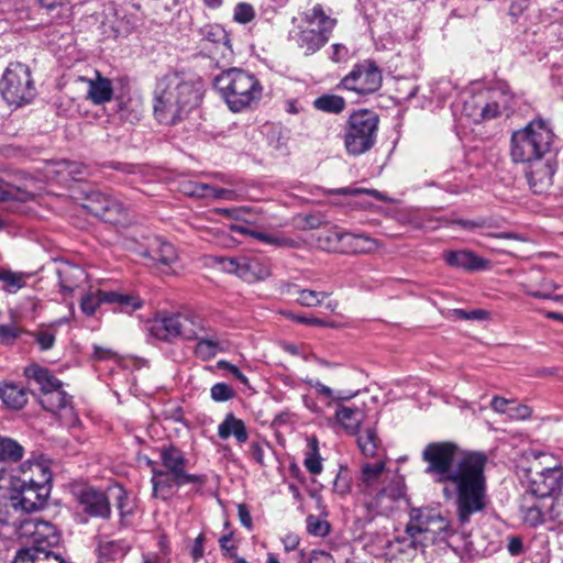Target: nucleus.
I'll return each instance as SVG.
<instances>
[{"label": "nucleus", "instance_id": "obj_47", "mask_svg": "<svg viewBox=\"0 0 563 563\" xmlns=\"http://www.w3.org/2000/svg\"><path fill=\"white\" fill-rule=\"evenodd\" d=\"M109 291L97 290L96 292H90L86 295L80 302L81 310L85 314L91 316L96 312L97 308L102 303L107 302L103 297L108 295Z\"/></svg>", "mask_w": 563, "mask_h": 563}, {"label": "nucleus", "instance_id": "obj_56", "mask_svg": "<svg viewBox=\"0 0 563 563\" xmlns=\"http://www.w3.org/2000/svg\"><path fill=\"white\" fill-rule=\"evenodd\" d=\"M332 195H344V196H356L360 194H366L368 196L375 197L378 200H384L383 194L375 189H363V188H354V187H344L338 189H331L329 191Z\"/></svg>", "mask_w": 563, "mask_h": 563}, {"label": "nucleus", "instance_id": "obj_35", "mask_svg": "<svg viewBox=\"0 0 563 563\" xmlns=\"http://www.w3.org/2000/svg\"><path fill=\"white\" fill-rule=\"evenodd\" d=\"M185 194L197 198L233 199L234 192L230 189L217 188L203 183H188Z\"/></svg>", "mask_w": 563, "mask_h": 563}, {"label": "nucleus", "instance_id": "obj_60", "mask_svg": "<svg viewBox=\"0 0 563 563\" xmlns=\"http://www.w3.org/2000/svg\"><path fill=\"white\" fill-rule=\"evenodd\" d=\"M36 342L41 350L46 351L53 347L55 335L51 332L43 331L36 334Z\"/></svg>", "mask_w": 563, "mask_h": 563}, {"label": "nucleus", "instance_id": "obj_12", "mask_svg": "<svg viewBox=\"0 0 563 563\" xmlns=\"http://www.w3.org/2000/svg\"><path fill=\"white\" fill-rule=\"evenodd\" d=\"M526 492L549 500L563 492V471L559 466L542 470H529V478Z\"/></svg>", "mask_w": 563, "mask_h": 563}, {"label": "nucleus", "instance_id": "obj_11", "mask_svg": "<svg viewBox=\"0 0 563 563\" xmlns=\"http://www.w3.org/2000/svg\"><path fill=\"white\" fill-rule=\"evenodd\" d=\"M383 77L378 66L369 59H365L342 79L343 88L358 95H368L377 91L382 86Z\"/></svg>", "mask_w": 563, "mask_h": 563}, {"label": "nucleus", "instance_id": "obj_2", "mask_svg": "<svg viewBox=\"0 0 563 563\" xmlns=\"http://www.w3.org/2000/svg\"><path fill=\"white\" fill-rule=\"evenodd\" d=\"M201 96L200 80L183 73L167 74L156 85L154 115L159 123L176 124L198 106Z\"/></svg>", "mask_w": 563, "mask_h": 563}, {"label": "nucleus", "instance_id": "obj_63", "mask_svg": "<svg viewBox=\"0 0 563 563\" xmlns=\"http://www.w3.org/2000/svg\"><path fill=\"white\" fill-rule=\"evenodd\" d=\"M238 515H239V519H240L242 526H244L246 529L251 530L253 527L252 517H251V514H250L247 507L244 504L238 505Z\"/></svg>", "mask_w": 563, "mask_h": 563}, {"label": "nucleus", "instance_id": "obj_38", "mask_svg": "<svg viewBox=\"0 0 563 563\" xmlns=\"http://www.w3.org/2000/svg\"><path fill=\"white\" fill-rule=\"evenodd\" d=\"M357 444L362 454L366 457H376L382 449V441L374 428H366L357 435Z\"/></svg>", "mask_w": 563, "mask_h": 563}, {"label": "nucleus", "instance_id": "obj_51", "mask_svg": "<svg viewBox=\"0 0 563 563\" xmlns=\"http://www.w3.org/2000/svg\"><path fill=\"white\" fill-rule=\"evenodd\" d=\"M234 395L233 388L225 383H217L210 389V396L217 402L228 401L232 399Z\"/></svg>", "mask_w": 563, "mask_h": 563}, {"label": "nucleus", "instance_id": "obj_14", "mask_svg": "<svg viewBox=\"0 0 563 563\" xmlns=\"http://www.w3.org/2000/svg\"><path fill=\"white\" fill-rule=\"evenodd\" d=\"M161 461L164 467L166 468V473H169L176 483L177 486L192 484V483H203V478L198 475L186 473L187 459L183 451L177 449L176 446H164L161 449Z\"/></svg>", "mask_w": 563, "mask_h": 563}, {"label": "nucleus", "instance_id": "obj_45", "mask_svg": "<svg viewBox=\"0 0 563 563\" xmlns=\"http://www.w3.org/2000/svg\"><path fill=\"white\" fill-rule=\"evenodd\" d=\"M303 465L311 474H320L322 472V462L319 454L318 441L312 439L309 442V451L306 453Z\"/></svg>", "mask_w": 563, "mask_h": 563}, {"label": "nucleus", "instance_id": "obj_6", "mask_svg": "<svg viewBox=\"0 0 563 563\" xmlns=\"http://www.w3.org/2000/svg\"><path fill=\"white\" fill-rule=\"evenodd\" d=\"M554 134L547 121H530L511 136L510 155L516 163H530L541 159L553 143Z\"/></svg>", "mask_w": 563, "mask_h": 563}, {"label": "nucleus", "instance_id": "obj_27", "mask_svg": "<svg viewBox=\"0 0 563 563\" xmlns=\"http://www.w3.org/2000/svg\"><path fill=\"white\" fill-rule=\"evenodd\" d=\"M444 261L449 266L467 271L484 269L488 262L468 251H449L444 254Z\"/></svg>", "mask_w": 563, "mask_h": 563}, {"label": "nucleus", "instance_id": "obj_9", "mask_svg": "<svg viewBox=\"0 0 563 563\" xmlns=\"http://www.w3.org/2000/svg\"><path fill=\"white\" fill-rule=\"evenodd\" d=\"M206 332V321L197 314H169L156 318L152 324V333L159 340L180 336L186 340L198 338Z\"/></svg>", "mask_w": 563, "mask_h": 563}, {"label": "nucleus", "instance_id": "obj_40", "mask_svg": "<svg viewBox=\"0 0 563 563\" xmlns=\"http://www.w3.org/2000/svg\"><path fill=\"white\" fill-rule=\"evenodd\" d=\"M27 275L22 272H13L5 267H0V288L9 294H15L26 284Z\"/></svg>", "mask_w": 563, "mask_h": 563}, {"label": "nucleus", "instance_id": "obj_28", "mask_svg": "<svg viewBox=\"0 0 563 563\" xmlns=\"http://www.w3.org/2000/svg\"><path fill=\"white\" fill-rule=\"evenodd\" d=\"M43 14L49 19V22L64 24L70 21L73 8L68 0H38Z\"/></svg>", "mask_w": 563, "mask_h": 563}, {"label": "nucleus", "instance_id": "obj_59", "mask_svg": "<svg viewBox=\"0 0 563 563\" xmlns=\"http://www.w3.org/2000/svg\"><path fill=\"white\" fill-rule=\"evenodd\" d=\"M217 367L219 369L228 371L235 379H238L243 385H249L247 377L240 371V368L228 361L221 360L217 363Z\"/></svg>", "mask_w": 563, "mask_h": 563}, {"label": "nucleus", "instance_id": "obj_58", "mask_svg": "<svg viewBox=\"0 0 563 563\" xmlns=\"http://www.w3.org/2000/svg\"><path fill=\"white\" fill-rule=\"evenodd\" d=\"M20 333L21 330L14 324H0V341L4 344H12Z\"/></svg>", "mask_w": 563, "mask_h": 563}, {"label": "nucleus", "instance_id": "obj_55", "mask_svg": "<svg viewBox=\"0 0 563 563\" xmlns=\"http://www.w3.org/2000/svg\"><path fill=\"white\" fill-rule=\"evenodd\" d=\"M255 18L254 8L247 3H239L234 8L233 19L238 23L246 24Z\"/></svg>", "mask_w": 563, "mask_h": 563}, {"label": "nucleus", "instance_id": "obj_5", "mask_svg": "<svg viewBox=\"0 0 563 563\" xmlns=\"http://www.w3.org/2000/svg\"><path fill=\"white\" fill-rule=\"evenodd\" d=\"M214 87L232 112L250 109L262 98L263 87L251 73L230 68L214 78Z\"/></svg>", "mask_w": 563, "mask_h": 563}, {"label": "nucleus", "instance_id": "obj_19", "mask_svg": "<svg viewBox=\"0 0 563 563\" xmlns=\"http://www.w3.org/2000/svg\"><path fill=\"white\" fill-rule=\"evenodd\" d=\"M15 481L22 485L51 486L52 472L43 461H26L20 466Z\"/></svg>", "mask_w": 563, "mask_h": 563}, {"label": "nucleus", "instance_id": "obj_64", "mask_svg": "<svg viewBox=\"0 0 563 563\" xmlns=\"http://www.w3.org/2000/svg\"><path fill=\"white\" fill-rule=\"evenodd\" d=\"M508 552L511 555H519L523 552V542L520 537H510L507 544Z\"/></svg>", "mask_w": 563, "mask_h": 563}, {"label": "nucleus", "instance_id": "obj_3", "mask_svg": "<svg viewBox=\"0 0 563 563\" xmlns=\"http://www.w3.org/2000/svg\"><path fill=\"white\" fill-rule=\"evenodd\" d=\"M385 470V462L377 461L374 464L365 463L361 470V492L364 495V507L367 510L366 519L372 521L376 516L388 515L395 508V504L405 498V479L399 475H393L376 490V485Z\"/></svg>", "mask_w": 563, "mask_h": 563}, {"label": "nucleus", "instance_id": "obj_26", "mask_svg": "<svg viewBox=\"0 0 563 563\" xmlns=\"http://www.w3.org/2000/svg\"><path fill=\"white\" fill-rule=\"evenodd\" d=\"M144 255L151 257L158 267H172L178 261V252L175 246L159 238L154 240L151 249Z\"/></svg>", "mask_w": 563, "mask_h": 563}, {"label": "nucleus", "instance_id": "obj_52", "mask_svg": "<svg viewBox=\"0 0 563 563\" xmlns=\"http://www.w3.org/2000/svg\"><path fill=\"white\" fill-rule=\"evenodd\" d=\"M330 526L327 521L321 520L317 516H308L307 517V531L310 534L317 537H324L329 533Z\"/></svg>", "mask_w": 563, "mask_h": 563}, {"label": "nucleus", "instance_id": "obj_17", "mask_svg": "<svg viewBox=\"0 0 563 563\" xmlns=\"http://www.w3.org/2000/svg\"><path fill=\"white\" fill-rule=\"evenodd\" d=\"M529 164V169L526 173L528 184L534 194H543L553 183L555 166L550 159L543 161L542 158Z\"/></svg>", "mask_w": 563, "mask_h": 563}, {"label": "nucleus", "instance_id": "obj_32", "mask_svg": "<svg viewBox=\"0 0 563 563\" xmlns=\"http://www.w3.org/2000/svg\"><path fill=\"white\" fill-rule=\"evenodd\" d=\"M24 374L29 379H33L40 386L41 395L63 386L62 382L57 379L47 368H44L37 364L25 367Z\"/></svg>", "mask_w": 563, "mask_h": 563}, {"label": "nucleus", "instance_id": "obj_8", "mask_svg": "<svg viewBox=\"0 0 563 563\" xmlns=\"http://www.w3.org/2000/svg\"><path fill=\"white\" fill-rule=\"evenodd\" d=\"M406 532L418 533L424 544L446 542L455 530L452 522L440 512L430 508H415L410 511Z\"/></svg>", "mask_w": 563, "mask_h": 563}, {"label": "nucleus", "instance_id": "obj_41", "mask_svg": "<svg viewBox=\"0 0 563 563\" xmlns=\"http://www.w3.org/2000/svg\"><path fill=\"white\" fill-rule=\"evenodd\" d=\"M305 383L314 388L317 394L327 400L328 406L334 401L339 404L340 401L349 400L354 396V394L342 395L340 391H335L332 388L323 385L321 382L311 378L306 379Z\"/></svg>", "mask_w": 563, "mask_h": 563}, {"label": "nucleus", "instance_id": "obj_53", "mask_svg": "<svg viewBox=\"0 0 563 563\" xmlns=\"http://www.w3.org/2000/svg\"><path fill=\"white\" fill-rule=\"evenodd\" d=\"M324 222L323 216L320 213L300 214L297 223L302 230H313L321 227Z\"/></svg>", "mask_w": 563, "mask_h": 563}, {"label": "nucleus", "instance_id": "obj_39", "mask_svg": "<svg viewBox=\"0 0 563 563\" xmlns=\"http://www.w3.org/2000/svg\"><path fill=\"white\" fill-rule=\"evenodd\" d=\"M103 299L109 303L118 305L121 312L131 313L143 306V301L135 295L109 291Z\"/></svg>", "mask_w": 563, "mask_h": 563}, {"label": "nucleus", "instance_id": "obj_50", "mask_svg": "<svg viewBox=\"0 0 563 563\" xmlns=\"http://www.w3.org/2000/svg\"><path fill=\"white\" fill-rule=\"evenodd\" d=\"M547 514L551 521L563 527V490L555 495L550 504L548 503Z\"/></svg>", "mask_w": 563, "mask_h": 563}, {"label": "nucleus", "instance_id": "obj_34", "mask_svg": "<svg viewBox=\"0 0 563 563\" xmlns=\"http://www.w3.org/2000/svg\"><path fill=\"white\" fill-rule=\"evenodd\" d=\"M57 275L62 290L68 294L73 292L86 277L82 268L68 263L57 268Z\"/></svg>", "mask_w": 563, "mask_h": 563}, {"label": "nucleus", "instance_id": "obj_44", "mask_svg": "<svg viewBox=\"0 0 563 563\" xmlns=\"http://www.w3.org/2000/svg\"><path fill=\"white\" fill-rule=\"evenodd\" d=\"M23 456V448L10 438L0 437V461L15 462Z\"/></svg>", "mask_w": 563, "mask_h": 563}, {"label": "nucleus", "instance_id": "obj_42", "mask_svg": "<svg viewBox=\"0 0 563 563\" xmlns=\"http://www.w3.org/2000/svg\"><path fill=\"white\" fill-rule=\"evenodd\" d=\"M316 109L328 113H340L345 108V100L336 95H323L313 101Z\"/></svg>", "mask_w": 563, "mask_h": 563}, {"label": "nucleus", "instance_id": "obj_4", "mask_svg": "<svg viewBox=\"0 0 563 563\" xmlns=\"http://www.w3.org/2000/svg\"><path fill=\"white\" fill-rule=\"evenodd\" d=\"M291 24L289 38L305 55H312L329 42L336 19L327 14L321 4H316L294 16Z\"/></svg>", "mask_w": 563, "mask_h": 563}, {"label": "nucleus", "instance_id": "obj_16", "mask_svg": "<svg viewBox=\"0 0 563 563\" xmlns=\"http://www.w3.org/2000/svg\"><path fill=\"white\" fill-rule=\"evenodd\" d=\"M16 494L12 497L14 508H21L23 511L31 512L44 506L46 498L51 493V486L22 485L14 483Z\"/></svg>", "mask_w": 563, "mask_h": 563}, {"label": "nucleus", "instance_id": "obj_46", "mask_svg": "<svg viewBox=\"0 0 563 563\" xmlns=\"http://www.w3.org/2000/svg\"><path fill=\"white\" fill-rule=\"evenodd\" d=\"M298 297L296 301L303 307L312 308L321 305V302L329 296L325 291H316L311 289L297 290Z\"/></svg>", "mask_w": 563, "mask_h": 563}, {"label": "nucleus", "instance_id": "obj_54", "mask_svg": "<svg viewBox=\"0 0 563 563\" xmlns=\"http://www.w3.org/2000/svg\"><path fill=\"white\" fill-rule=\"evenodd\" d=\"M44 554L45 556H47L48 554L46 552H44L43 548L36 545L35 548H26V549H21L20 551H18L16 555H15V559H14V563H27V562H35L36 560H38V556L40 554Z\"/></svg>", "mask_w": 563, "mask_h": 563}, {"label": "nucleus", "instance_id": "obj_62", "mask_svg": "<svg viewBox=\"0 0 563 563\" xmlns=\"http://www.w3.org/2000/svg\"><path fill=\"white\" fill-rule=\"evenodd\" d=\"M309 563H335L332 555L323 550H312L309 555Z\"/></svg>", "mask_w": 563, "mask_h": 563}, {"label": "nucleus", "instance_id": "obj_43", "mask_svg": "<svg viewBox=\"0 0 563 563\" xmlns=\"http://www.w3.org/2000/svg\"><path fill=\"white\" fill-rule=\"evenodd\" d=\"M58 540L59 537L57 534L56 528L52 523L41 519L34 544L41 548L45 545L52 547L57 544Z\"/></svg>", "mask_w": 563, "mask_h": 563}, {"label": "nucleus", "instance_id": "obj_36", "mask_svg": "<svg viewBox=\"0 0 563 563\" xmlns=\"http://www.w3.org/2000/svg\"><path fill=\"white\" fill-rule=\"evenodd\" d=\"M153 486V496L166 500L174 494V487L177 486L174 477L163 470L153 467V476L151 478Z\"/></svg>", "mask_w": 563, "mask_h": 563}, {"label": "nucleus", "instance_id": "obj_18", "mask_svg": "<svg viewBox=\"0 0 563 563\" xmlns=\"http://www.w3.org/2000/svg\"><path fill=\"white\" fill-rule=\"evenodd\" d=\"M548 501L539 498L528 492L521 495L519 499L520 518L527 526L537 527L548 517Z\"/></svg>", "mask_w": 563, "mask_h": 563}, {"label": "nucleus", "instance_id": "obj_10", "mask_svg": "<svg viewBox=\"0 0 563 563\" xmlns=\"http://www.w3.org/2000/svg\"><path fill=\"white\" fill-rule=\"evenodd\" d=\"M0 91L9 104L20 107L31 101L34 87L31 71L21 63H11L0 81Z\"/></svg>", "mask_w": 563, "mask_h": 563}, {"label": "nucleus", "instance_id": "obj_30", "mask_svg": "<svg viewBox=\"0 0 563 563\" xmlns=\"http://www.w3.org/2000/svg\"><path fill=\"white\" fill-rule=\"evenodd\" d=\"M192 340L198 341L195 347V354L202 361L213 358L222 350L218 334L211 331L207 325L206 332H202L198 338H194Z\"/></svg>", "mask_w": 563, "mask_h": 563}, {"label": "nucleus", "instance_id": "obj_20", "mask_svg": "<svg viewBox=\"0 0 563 563\" xmlns=\"http://www.w3.org/2000/svg\"><path fill=\"white\" fill-rule=\"evenodd\" d=\"M485 90L494 119L501 114H508L515 102V96L509 86L506 82H498Z\"/></svg>", "mask_w": 563, "mask_h": 563}, {"label": "nucleus", "instance_id": "obj_21", "mask_svg": "<svg viewBox=\"0 0 563 563\" xmlns=\"http://www.w3.org/2000/svg\"><path fill=\"white\" fill-rule=\"evenodd\" d=\"M79 504L85 512L93 517L108 518L110 503L104 493L93 488L84 489L79 496Z\"/></svg>", "mask_w": 563, "mask_h": 563}, {"label": "nucleus", "instance_id": "obj_7", "mask_svg": "<svg viewBox=\"0 0 563 563\" xmlns=\"http://www.w3.org/2000/svg\"><path fill=\"white\" fill-rule=\"evenodd\" d=\"M379 118L371 110L354 111L346 123L344 146L350 155L357 156L369 151L376 141Z\"/></svg>", "mask_w": 563, "mask_h": 563}, {"label": "nucleus", "instance_id": "obj_1", "mask_svg": "<svg viewBox=\"0 0 563 563\" xmlns=\"http://www.w3.org/2000/svg\"><path fill=\"white\" fill-rule=\"evenodd\" d=\"M421 457L427 464L424 473L435 483L453 485L444 486L442 494L446 500L456 497V515L462 525L485 508V454L462 451L453 442H432L426 445Z\"/></svg>", "mask_w": 563, "mask_h": 563}, {"label": "nucleus", "instance_id": "obj_24", "mask_svg": "<svg viewBox=\"0 0 563 563\" xmlns=\"http://www.w3.org/2000/svg\"><path fill=\"white\" fill-rule=\"evenodd\" d=\"M38 401L45 410L53 415L67 416L73 412L70 397L62 389V387H57L52 391H46L43 395H40Z\"/></svg>", "mask_w": 563, "mask_h": 563}, {"label": "nucleus", "instance_id": "obj_61", "mask_svg": "<svg viewBox=\"0 0 563 563\" xmlns=\"http://www.w3.org/2000/svg\"><path fill=\"white\" fill-rule=\"evenodd\" d=\"M249 456L260 465H264V445L258 442H253L249 449Z\"/></svg>", "mask_w": 563, "mask_h": 563}, {"label": "nucleus", "instance_id": "obj_37", "mask_svg": "<svg viewBox=\"0 0 563 563\" xmlns=\"http://www.w3.org/2000/svg\"><path fill=\"white\" fill-rule=\"evenodd\" d=\"M0 398L8 408L19 410L27 402V395L23 387L15 384H5L0 387Z\"/></svg>", "mask_w": 563, "mask_h": 563}, {"label": "nucleus", "instance_id": "obj_29", "mask_svg": "<svg viewBox=\"0 0 563 563\" xmlns=\"http://www.w3.org/2000/svg\"><path fill=\"white\" fill-rule=\"evenodd\" d=\"M218 435L222 440L234 437L239 444H243L249 439L245 423L233 413H227L223 421L218 426Z\"/></svg>", "mask_w": 563, "mask_h": 563}, {"label": "nucleus", "instance_id": "obj_31", "mask_svg": "<svg viewBox=\"0 0 563 563\" xmlns=\"http://www.w3.org/2000/svg\"><path fill=\"white\" fill-rule=\"evenodd\" d=\"M363 417V411L357 407L344 406L341 401L336 405L335 420L346 432L351 434L358 432Z\"/></svg>", "mask_w": 563, "mask_h": 563}, {"label": "nucleus", "instance_id": "obj_57", "mask_svg": "<svg viewBox=\"0 0 563 563\" xmlns=\"http://www.w3.org/2000/svg\"><path fill=\"white\" fill-rule=\"evenodd\" d=\"M252 236H254L255 239H257L262 242H265V243L272 244V245L290 246L294 244V242L287 238L267 234V233L260 232V231L252 232Z\"/></svg>", "mask_w": 563, "mask_h": 563}, {"label": "nucleus", "instance_id": "obj_22", "mask_svg": "<svg viewBox=\"0 0 563 563\" xmlns=\"http://www.w3.org/2000/svg\"><path fill=\"white\" fill-rule=\"evenodd\" d=\"M488 102L486 90H481L464 101L463 113L475 123L492 120L494 117Z\"/></svg>", "mask_w": 563, "mask_h": 563}, {"label": "nucleus", "instance_id": "obj_23", "mask_svg": "<svg viewBox=\"0 0 563 563\" xmlns=\"http://www.w3.org/2000/svg\"><path fill=\"white\" fill-rule=\"evenodd\" d=\"M331 239L341 242L342 247L351 253H369L377 247V242L374 239L362 234L333 232Z\"/></svg>", "mask_w": 563, "mask_h": 563}, {"label": "nucleus", "instance_id": "obj_48", "mask_svg": "<svg viewBox=\"0 0 563 563\" xmlns=\"http://www.w3.org/2000/svg\"><path fill=\"white\" fill-rule=\"evenodd\" d=\"M40 522L41 519L37 517H30L23 519L16 529L18 536L20 538L30 539L34 543L38 531Z\"/></svg>", "mask_w": 563, "mask_h": 563}, {"label": "nucleus", "instance_id": "obj_15", "mask_svg": "<svg viewBox=\"0 0 563 563\" xmlns=\"http://www.w3.org/2000/svg\"><path fill=\"white\" fill-rule=\"evenodd\" d=\"M90 213L110 223H120L125 218V208L118 199L101 194H92L85 206Z\"/></svg>", "mask_w": 563, "mask_h": 563}, {"label": "nucleus", "instance_id": "obj_13", "mask_svg": "<svg viewBox=\"0 0 563 563\" xmlns=\"http://www.w3.org/2000/svg\"><path fill=\"white\" fill-rule=\"evenodd\" d=\"M218 262L221 264L222 269L236 274L247 283L265 279L271 274L268 264L260 257H221Z\"/></svg>", "mask_w": 563, "mask_h": 563}, {"label": "nucleus", "instance_id": "obj_33", "mask_svg": "<svg viewBox=\"0 0 563 563\" xmlns=\"http://www.w3.org/2000/svg\"><path fill=\"white\" fill-rule=\"evenodd\" d=\"M405 536L396 538L390 542V547L400 553L408 554L412 559L420 555H424V549L427 545L424 544L421 537H418V533L406 532Z\"/></svg>", "mask_w": 563, "mask_h": 563}, {"label": "nucleus", "instance_id": "obj_49", "mask_svg": "<svg viewBox=\"0 0 563 563\" xmlns=\"http://www.w3.org/2000/svg\"><path fill=\"white\" fill-rule=\"evenodd\" d=\"M34 197L35 192L27 187H9L7 189L0 188V200L14 199L20 201H27L33 199Z\"/></svg>", "mask_w": 563, "mask_h": 563}, {"label": "nucleus", "instance_id": "obj_25", "mask_svg": "<svg viewBox=\"0 0 563 563\" xmlns=\"http://www.w3.org/2000/svg\"><path fill=\"white\" fill-rule=\"evenodd\" d=\"M81 81L88 85L87 98L95 104H102L112 99L113 88L111 80L104 78L99 71H96L95 79L80 78Z\"/></svg>", "mask_w": 563, "mask_h": 563}]
</instances>
